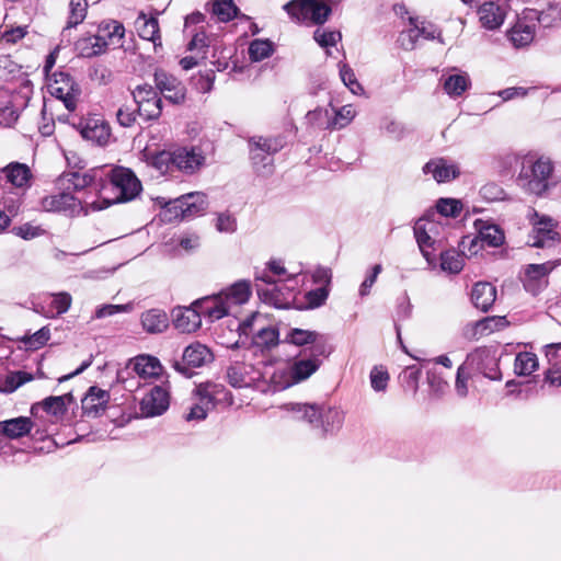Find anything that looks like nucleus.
Masks as SVG:
<instances>
[{"instance_id": "393cba45", "label": "nucleus", "mask_w": 561, "mask_h": 561, "mask_svg": "<svg viewBox=\"0 0 561 561\" xmlns=\"http://www.w3.org/2000/svg\"><path fill=\"white\" fill-rule=\"evenodd\" d=\"M206 10L220 23H228L234 19H248L240 12L233 0H211L206 3Z\"/></svg>"}, {"instance_id": "72a5a7b5", "label": "nucleus", "mask_w": 561, "mask_h": 561, "mask_svg": "<svg viewBox=\"0 0 561 561\" xmlns=\"http://www.w3.org/2000/svg\"><path fill=\"white\" fill-rule=\"evenodd\" d=\"M96 36L101 37L106 44V49L110 46L121 47L125 35V27L121 22L107 21L99 25Z\"/></svg>"}, {"instance_id": "c03bdc74", "label": "nucleus", "mask_w": 561, "mask_h": 561, "mask_svg": "<svg viewBox=\"0 0 561 561\" xmlns=\"http://www.w3.org/2000/svg\"><path fill=\"white\" fill-rule=\"evenodd\" d=\"M440 268L450 274H459L465 264L462 254L456 249H448L440 253Z\"/></svg>"}, {"instance_id": "6ab92c4d", "label": "nucleus", "mask_w": 561, "mask_h": 561, "mask_svg": "<svg viewBox=\"0 0 561 561\" xmlns=\"http://www.w3.org/2000/svg\"><path fill=\"white\" fill-rule=\"evenodd\" d=\"M298 358L291 364L289 368V375L291 382L287 383V387L291 383H298L308 379L314 374L323 360L329 356L313 355V354H298Z\"/></svg>"}, {"instance_id": "37998d69", "label": "nucleus", "mask_w": 561, "mask_h": 561, "mask_svg": "<svg viewBox=\"0 0 561 561\" xmlns=\"http://www.w3.org/2000/svg\"><path fill=\"white\" fill-rule=\"evenodd\" d=\"M313 1L314 0H290L283 5V9L293 21L304 23L308 21Z\"/></svg>"}, {"instance_id": "473e14b6", "label": "nucleus", "mask_w": 561, "mask_h": 561, "mask_svg": "<svg viewBox=\"0 0 561 561\" xmlns=\"http://www.w3.org/2000/svg\"><path fill=\"white\" fill-rule=\"evenodd\" d=\"M208 207L207 196L201 192L183 195V220H192L205 214Z\"/></svg>"}, {"instance_id": "c85d7f7f", "label": "nucleus", "mask_w": 561, "mask_h": 561, "mask_svg": "<svg viewBox=\"0 0 561 561\" xmlns=\"http://www.w3.org/2000/svg\"><path fill=\"white\" fill-rule=\"evenodd\" d=\"M470 296L477 309L488 312L496 299V288L491 283L478 282L473 285Z\"/></svg>"}, {"instance_id": "2f4dec72", "label": "nucleus", "mask_w": 561, "mask_h": 561, "mask_svg": "<svg viewBox=\"0 0 561 561\" xmlns=\"http://www.w3.org/2000/svg\"><path fill=\"white\" fill-rule=\"evenodd\" d=\"M159 12L148 16L145 12H140L137 19L138 34L142 39L150 41L154 47L161 46V35L158 21Z\"/></svg>"}, {"instance_id": "69168bd1", "label": "nucleus", "mask_w": 561, "mask_h": 561, "mask_svg": "<svg viewBox=\"0 0 561 561\" xmlns=\"http://www.w3.org/2000/svg\"><path fill=\"white\" fill-rule=\"evenodd\" d=\"M340 77L352 93L360 94L364 91L363 87L357 81L353 69L347 64H340Z\"/></svg>"}, {"instance_id": "f3484780", "label": "nucleus", "mask_w": 561, "mask_h": 561, "mask_svg": "<svg viewBox=\"0 0 561 561\" xmlns=\"http://www.w3.org/2000/svg\"><path fill=\"white\" fill-rule=\"evenodd\" d=\"M560 241V234L554 229L551 218L543 217L534 224L528 244L535 248H553Z\"/></svg>"}, {"instance_id": "9d476101", "label": "nucleus", "mask_w": 561, "mask_h": 561, "mask_svg": "<svg viewBox=\"0 0 561 561\" xmlns=\"http://www.w3.org/2000/svg\"><path fill=\"white\" fill-rule=\"evenodd\" d=\"M130 373L142 379L158 378L163 373V366L157 357L142 354L129 359L126 367L117 371V381L125 383Z\"/></svg>"}, {"instance_id": "09e8293b", "label": "nucleus", "mask_w": 561, "mask_h": 561, "mask_svg": "<svg viewBox=\"0 0 561 561\" xmlns=\"http://www.w3.org/2000/svg\"><path fill=\"white\" fill-rule=\"evenodd\" d=\"M39 408L53 416H62L67 413V409H64L62 399L57 396L47 397L43 401L32 404L31 413L36 415Z\"/></svg>"}, {"instance_id": "4468645a", "label": "nucleus", "mask_w": 561, "mask_h": 561, "mask_svg": "<svg viewBox=\"0 0 561 561\" xmlns=\"http://www.w3.org/2000/svg\"><path fill=\"white\" fill-rule=\"evenodd\" d=\"M474 229L477 230L478 234L476 238L471 240L469 251L471 253L478 252V244L481 242V248L483 245L490 247V248H497L501 247L504 243L505 236L503 230L495 224L483 220V219H476L473 222Z\"/></svg>"}, {"instance_id": "b1692460", "label": "nucleus", "mask_w": 561, "mask_h": 561, "mask_svg": "<svg viewBox=\"0 0 561 561\" xmlns=\"http://www.w3.org/2000/svg\"><path fill=\"white\" fill-rule=\"evenodd\" d=\"M481 26L489 31L500 28L506 18L505 9L496 2L489 1L481 4L478 9Z\"/></svg>"}, {"instance_id": "c9c22d12", "label": "nucleus", "mask_w": 561, "mask_h": 561, "mask_svg": "<svg viewBox=\"0 0 561 561\" xmlns=\"http://www.w3.org/2000/svg\"><path fill=\"white\" fill-rule=\"evenodd\" d=\"M156 204L162 209L160 214L162 221L171 224L183 220V195L173 199L160 196L156 198Z\"/></svg>"}, {"instance_id": "3c124183", "label": "nucleus", "mask_w": 561, "mask_h": 561, "mask_svg": "<svg viewBox=\"0 0 561 561\" xmlns=\"http://www.w3.org/2000/svg\"><path fill=\"white\" fill-rule=\"evenodd\" d=\"M535 27L524 23H517L510 32V39L515 47H524L533 42Z\"/></svg>"}, {"instance_id": "1a4fd4ad", "label": "nucleus", "mask_w": 561, "mask_h": 561, "mask_svg": "<svg viewBox=\"0 0 561 561\" xmlns=\"http://www.w3.org/2000/svg\"><path fill=\"white\" fill-rule=\"evenodd\" d=\"M47 87L49 93L62 101L68 111L72 112L76 110L77 98L80 95L81 89L69 72L62 70L55 71L48 78Z\"/></svg>"}, {"instance_id": "a19ab883", "label": "nucleus", "mask_w": 561, "mask_h": 561, "mask_svg": "<svg viewBox=\"0 0 561 561\" xmlns=\"http://www.w3.org/2000/svg\"><path fill=\"white\" fill-rule=\"evenodd\" d=\"M286 145V137L283 135L274 136V137H252L249 140V146H254L264 154L272 156L279 152Z\"/></svg>"}, {"instance_id": "9b49d317", "label": "nucleus", "mask_w": 561, "mask_h": 561, "mask_svg": "<svg viewBox=\"0 0 561 561\" xmlns=\"http://www.w3.org/2000/svg\"><path fill=\"white\" fill-rule=\"evenodd\" d=\"M102 182V170L100 167L92 168L85 173L70 171L61 173L56 180L60 191H81L85 187H93L98 193Z\"/></svg>"}, {"instance_id": "a18cd8bd", "label": "nucleus", "mask_w": 561, "mask_h": 561, "mask_svg": "<svg viewBox=\"0 0 561 561\" xmlns=\"http://www.w3.org/2000/svg\"><path fill=\"white\" fill-rule=\"evenodd\" d=\"M248 50L251 61L257 62L273 55L275 44L268 38H256L250 43Z\"/></svg>"}, {"instance_id": "f704fd0d", "label": "nucleus", "mask_w": 561, "mask_h": 561, "mask_svg": "<svg viewBox=\"0 0 561 561\" xmlns=\"http://www.w3.org/2000/svg\"><path fill=\"white\" fill-rule=\"evenodd\" d=\"M284 276L291 278L287 274V270L283 265L282 261L271 260L266 263V267L264 270H256L254 273V282L255 284L260 283L263 285H273V283H277L275 277L278 280H282Z\"/></svg>"}, {"instance_id": "8fccbe9b", "label": "nucleus", "mask_w": 561, "mask_h": 561, "mask_svg": "<svg viewBox=\"0 0 561 561\" xmlns=\"http://www.w3.org/2000/svg\"><path fill=\"white\" fill-rule=\"evenodd\" d=\"M539 24L543 27H552L561 23V3L549 2L548 5L536 12Z\"/></svg>"}, {"instance_id": "cd10ccee", "label": "nucleus", "mask_w": 561, "mask_h": 561, "mask_svg": "<svg viewBox=\"0 0 561 561\" xmlns=\"http://www.w3.org/2000/svg\"><path fill=\"white\" fill-rule=\"evenodd\" d=\"M279 330L276 327L268 325L259 329L253 333L251 346L256 353L264 355L271 352L279 344Z\"/></svg>"}, {"instance_id": "20e7f679", "label": "nucleus", "mask_w": 561, "mask_h": 561, "mask_svg": "<svg viewBox=\"0 0 561 561\" xmlns=\"http://www.w3.org/2000/svg\"><path fill=\"white\" fill-rule=\"evenodd\" d=\"M284 342L301 347L299 354L330 356L334 350L328 335L299 328L290 329Z\"/></svg>"}, {"instance_id": "603ef678", "label": "nucleus", "mask_w": 561, "mask_h": 561, "mask_svg": "<svg viewBox=\"0 0 561 561\" xmlns=\"http://www.w3.org/2000/svg\"><path fill=\"white\" fill-rule=\"evenodd\" d=\"M250 147V159L255 171L260 174H270L273 172L274 158L268 154H264L254 146Z\"/></svg>"}, {"instance_id": "ea45409f", "label": "nucleus", "mask_w": 561, "mask_h": 561, "mask_svg": "<svg viewBox=\"0 0 561 561\" xmlns=\"http://www.w3.org/2000/svg\"><path fill=\"white\" fill-rule=\"evenodd\" d=\"M330 288L317 287L304 294L302 300L298 302L296 309L298 310H313L322 307L330 295Z\"/></svg>"}, {"instance_id": "39448f33", "label": "nucleus", "mask_w": 561, "mask_h": 561, "mask_svg": "<svg viewBox=\"0 0 561 561\" xmlns=\"http://www.w3.org/2000/svg\"><path fill=\"white\" fill-rule=\"evenodd\" d=\"M499 348L496 346H481L469 353L463 365L472 371L483 375L491 380H501L499 367Z\"/></svg>"}, {"instance_id": "0eeeda50", "label": "nucleus", "mask_w": 561, "mask_h": 561, "mask_svg": "<svg viewBox=\"0 0 561 561\" xmlns=\"http://www.w3.org/2000/svg\"><path fill=\"white\" fill-rule=\"evenodd\" d=\"M72 126L92 145L104 147L111 137L110 124L99 114H88L73 121Z\"/></svg>"}, {"instance_id": "7c9ffc66", "label": "nucleus", "mask_w": 561, "mask_h": 561, "mask_svg": "<svg viewBox=\"0 0 561 561\" xmlns=\"http://www.w3.org/2000/svg\"><path fill=\"white\" fill-rule=\"evenodd\" d=\"M545 355L551 365L546 371L545 380L551 386H561V342L545 345Z\"/></svg>"}, {"instance_id": "680f3d73", "label": "nucleus", "mask_w": 561, "mask_h": 561, "mask_svg": "<svg viewBox=\"0 0 561 561\" xmlns=\"http://www.w3.org/2000/svg\"><path fill=\"white\" fill-rule=\"evenodd\" d=\"M32 379H33L32 374H30L27 371H24V370L12 371L9 375H7V377L4 379L3 391L7 393H12L16 389H19L21 386L31 381Z\"/></svg>"}, {"instance_id": "bb28decb", "label": "nucleus", "mask_w": 561, "mask_h": 561, "mask_svg": "<svg viewBox=\"0 0 561 561\" xmlns=\"http://www.w3.org/2000/svg\"><path fill=\"white\" fill-rule=\"evenodd\" d=\"M409 21L412 27H410L407 32H402L399 37V42L405 50L414 49L419 37H424L425 39L430 41L435 38L436 28L434 25L430 24L428 28L424 25V23H422V25L419 26L416 18H410Z\"/></svg>"}, {"instance_id": "a878e982", "label": "nucleus", "mask_w": 561, "mask_h": 561, "mask_svg": "<svg viewBox=\"0 0 561 561\" xmlns=\"http://www.w3.org/2000/svg\"><path fill=\"white\" fill-rule=\"evenodd\" d=\"M173 324L182 333H192L202 325L201 313L193 305L173 310Z\"/></svg>"}, {"instance_id": "774afa93", "label": "nucleus", "mask_w": 561, "mask_h": 561, "mask_svg": "<svg viewBox=\"0 0 561 561\" xmlns=\"http://www.w3.org/2000/svg\"><path fill=\"white\" fill-rule=\"evenodd\" d=\"M331 12L332 10L328 4L314 0L308 21L312 22L313 24L321 25L327 22Z\"/></svg>"}, {"instance_id": "6e6d98bb", "label": "nucleus", "mask_w": 561, "mask_h": 561, "mask_svg": "<svg viewBox=\"0 0 561 561\" xmlns=\"http://www.w3.org/2000/svg\"><path fill=\"white\" fill-rule=\"evenodd\" d=\"M88 2L87 0H70L69 3V16L66 27L62 30L65 33L67 30L76 27L80 24L87 15Z\"/></svg>"}, {"instance_id": "49530a36", "label": "nucleus", "mask_w": 561, "mask_h": 561, "mask_svg": "<svg viewBox=\"0 0 561 561\" xmlns=\"http://www.w3.org/2000/svg\"><path fill=\"white\" fill-rule=\"evenodd\" d=\"M412 316V305L410 302L409 296L404 293L402 296L398 297L397 306H396V318L393 319L394 330L397 334L398 342L402 345V336H401V325L399 321H404Z\"/></svg>"}, {"instance_id": "0e129e2a", "label": "nucleus", "mask_w": 561, "mask_h": 561, "mask_svg": "<svg viewBox=\"0 0 561 561\" xmlns=\"http://www.w3.org/2000/svg\"><path fill=\"white\" fill-rule=\"evenodd\" d=\"M369 379H370L371 388L376 392H383V391H386V389L388 387L390 376H389V373L387 371V369H385L382 366H380V367L375 366L370 370Z\"/></svg>"}, {"instance_id": "2eb2a0df", "label": "nucleus", "mask_w": 561, "mask_h": 561, "mask_svg": "<svg viewBox=\"0 0 561 561\" xmlns=\"http://www.w3.org/2000/svg\"><path fill=\"white\" fill-rule=\"evenodd\" d=\"M553 262H545L542 264H528L525 267L523 277L524 289L533 296L539 295L547 288L549 282L548 276L554 268Z\"/></svg>"}, {"instance_id": "7ed1b4c3", "label": "nucleus", "mask_w": 561, "mask_h": 561, "mask_svg": "<svg viewBox=\"0 0 561 561\" xmlns=\"http://www.w3.org/2000/svg\"><path fill=\"white\" fill-rule=\"evenodd\" d=\"M283 408L293 412L297 420L306 421L312 428L320 430L322 437L335 434L344 422V413L336 407L289 402Z\"/></svg>"}, {"instance_id": "dca6fc26", "label": "nucleus", "mask_w": 561, "mask_h": 561, "mask_svg": "<svg viewBox=\"0 0 561 561\" xmlns=\"http://www.w3.org/2000/svg\"><path fill=\"white\" fill-rule=\"evenodd\" d=\"M170 405V394L162 386H153L141 399L139 407L144 416L153 417L163 414Z\"/></svg>"}, {"instance_id": "bf43d9fd", "label": "nucleus", "mask_w": 561, "mask_h": 561, "mask_svg": "<svg viewBox=\"0 0 561 561\" xmlns=\"http://www.w3.org/2000/svg\"><path fill=\"white\" fill-rule=\"evenodd\" d=\"M436 209L442 216L456 218L462 210V203L460 199L442 197L436 203Z\"/></svg>"}, {"instance_id": "4d7b16f0", "label": "nucleus", "mask_w": 561, "mask_h": 561, "mask_svg": "<svg viewBox=\"0 0 561 561\" xmlns=\"http://www.w3.org/2000/svg\"><path fill=\"white\" fill-rule=\"evenodd\" d=\"M137 111L139 116L146 122L158 119L162 114V99L158 94L154 99H150L144 104L137 105Z\"/></svg>"}, {"instance_id": "052dcab7", "label": "nucleus", "mask_w": 561, "mask_h": 561, "mask_svg": "<svg viewBox=\"0 0 561 561\" xmlns=\"http://www.w3.org/2000/svg\"><path fill=\"white\" fill-rule=\"evenodd\" d=\"M192 39L188 42L186 49L190 51H196L201 59L207 58V49L209 47L208 36L205 31L195 32L192 31Z\"/></svg>"}, {"instance_id": "79ce46f5", "label": "nucleus", "mask_w": 561, "mask_h": 561, "mask_svg": "<svg viewBox=\"0 0 561 561\" xmlns=\"http://www.w3.org/2000/svg\"><path fill=\"white\" fill-rule=\"evenodd\" d=\"M8 182L16 187H23L31 179L30 168L20 162H11L2 169Z\"/></svg>"}, {"instance_id": "412c9836", "label": "nucleus", "mask_w": 561, "mask_h": 561, "mask_svg": "<svg viewBox=\"0 0 561 561\" xmlns=\"http://www.w3.org/2000/svg\"><path fill=\"white\" fill-rule=\"evenodd\" d=\"M192 305L201 313V319L204 317L209 322H215L229 314L228 308L219 293L199 298Z\"/></svg>"}, {"instance_id": "5701e85b", "label": "nucleus", "mask_w": 561, "mask_h": 561, "mask_svg": "<svg viewBox=\"0 0 561 561\" xmlns=\"http://www.w3.org/2000/svg\"><path fill=\"white\" fill-rule=\"evenodd\" d=\"M222 301H225L228 311L231 306H241L250 299L252 295V285L249 279H239L229 287L219 291Z\"/></svg>"}, {"instance_id": "f03ea898", "label": "nucleus", "mask_w": 561, "mask_h": 561, "mask_svg": "<svg viewBox=\"0 0 561 561\" xmlns=\"http://www.w3.org/2000/svg\"><path fill=\"white\" fill-rule=\"evenodd\" d=\"M102 182L99 188V199L90 203L92 211H100L114 204L127 203L135 199L141 192L142 185L135 172L125 167L101 165Z\"/></svg>"}, {"instance_id": "f257e3e1", "label": "nucleus", "mask_w": 561, "mask_h": 561, "mask_svg": "<svg viewBox=\"0 0 561 561\" xmlns=\"http://www.w3.org/2000/svg\"><path fill=\"white\" fill-rule=\"evenodd\" d=\"M502 167L516 174L515 184L526 194L543 197L557 185L553 161L538 152L506 154Z\"/></svg>"}, {"instance_id": "6e6552de", "label": "nucleus", "mask_w": 561, "mask_h": 561, "mask_svg": "<svg viewBox=\"0 0 561 561\" xmlns=\"http://www.w3.org/2000/svg\"><path fill=\"white\" fill-rule=\"evenodd\" d=\"M90 204H82L80 199L68 191H61L55 195H47L41 199V209L47 213H58L67 217H77L80 214L87 216L91 210Z\"/></svg>"}, {"instance_id": "4be33fe9", "label": "nucleus", "mask_w": 561, "mask_h": 561, "mask_svg": "<svg viewBox=\"0 0 561 561\" xmlns=\"http://www.w3.org/2000/svg\"><path fill=\"white\" fill-rule=\"evenodd\" d=\"M423 172L432 174L437 183L450 182L460 175L458 165L444 158L431 159L424 164Z\"/></svg>"}, {"instance_id": "864d4df0", "label": "nucleus", "mask_w": 561, "mask_h": 561, "mask_svg": "<svg viewBox=\"0 0 561 561\" xmlns=\"http://www.w3.org/2000/svg\"><path fill=\"white\" fill-rule=\"evenodd\" d=\"M538 367L536 354L530 352H522L517 354L514 363V371L518 376H529Z\"/></svg>"}, {"instance_id": "5fc2aeb1", "label": "nucleus", "mask_w": 561, "mask_h": 561, "mask_svg": "<svg viewBox=\"0 0 561 561\" xmlns=\"http://www.w3.org/2000/svg\"><path fill=\"white\" fill-rule=\"evenodd\" d=\"M414 237L424 259L428 264H434L435 256L430 249L433 248L435 241L431 238L425 228L421 226L414 228Z\"/></svg>"}, {"instance_id": "ddd939ff", "label": "nucleus", "mask_w": 561, "mask_h": 561, "mask_svg": "<svg viewBox=\"0 0 561 561\" xmlns=\"http://www.w3.org/2000/svg\"><path fill=\"white\" fill-rule=\"evenodd\" d=\"M205 160L204 152L199 147H179L173 150V172L193 175L202 169Z\"/></svg>"}, {"instance_id": "c756f323", "label": "nucleus", "mask_w": 561, "mask_h": 561, "mask_svg": "<svg viewBox=\"0 0 561 561\" xmlns=\"http://www.w3.org/2000/svg\"><path fill=\"white\" fill-rule=\"evenodd\" d=\"M34 422L28 416H18L0 422V434L9 439H19L28 435Z\"/></svg>"}, {"instance_id": "423d86ee", "label": "nucleus", "mask_w": 561, "mask_h": 561, "mask_svg": "<svg viewBox=\"0 0 561 561\" xmlns=\"http://www.w3.org/2000/svg\"><path fill=\"white\" fill-rule=\"evenodd\" d=\"M214 360V354L205 344L194 342L187 345L182 357L173 358L171 367L185 378H192L195 375L194 369L201 368Z\"/></svg>"}, {"instance_id": "aec40b11", "label": "nucleus", "mask_w": 561, "mask_h": 561, "mask_svg": "<svg viewBox=\"0 0 561 561\" xmlns=\"http://www.w3.org/2000/svg\"><path fill=\"white\" fill-rule=\"evenodd\" d=\"M110 392L98 386L89 387L85 396L81 400L82 414L88 417H98L102 415L110 401Z\"/></svg>"}, {"instance_id": "13d9d810", "label": "nucleus", "mask_w": 561, "mask_h": 561, "mask_svg": "<svg viewBox=\"0 0 561 561\" xmlns=\"http://www.w3.org/2000/svg\"><path fill=\"white\" fill-rule=\"evenodd\" d=\"M149 163L160 173H173V150H162L150 156Z\"/></svg>"}, {"instance_id": "f8f14e48", "label": "nucleus", "mask_w": 561, "mask_h": 561, "mask_svg": "<svg viewBox=\"0 0 561 561\" xmlns=\"http://www.w3.org/2000/svg\"><path fill=\"white\" fill-rule=\"evenodd\" d=\"M156 89L173 105H181L186 99V87L175 76L163 69H157L153 73Z\"/></svg>"}, {"instance_id": "338daca9", "label": "nucleus", "mask_w": 561, "mask_h": 561, "mask_svg": "<svg viewBox=\"0 0 561 561\" xmlns=\"http://www.w3.org/2000/svg\"><path fill=\"white\" fill-rule=\"evenodd\" d=\"M341 38L342 34L339 31H321L317 28L313 32V39L323 48L335 46Z\"/></svg>"}, {"instance_id": "a211bd4d", "label": "nucleus", "mask_w": 561, "mask_h": 561, "mask_svg": "<svg viewBox=\"0 0 561 561\" xmlns=\"http://www.w3.org/2000/svg\"><path fill=\"white\" fill-rule=\"evenodd\" d=\"M255 290L259 299L277 309H289L293 302V295L287 287L277 283L273 285L255 284Z\"/></svg>"}, {"instance_id": "de8ad7c7", "label": "nucleus", "mask_w": 561, "mask_h": 561, "mask_svg": "<svg viewBox=\"0 0 561 561\" xmlns=\"http://www.w3.org/2000/svg\"><path fill=\"white\" fill-rule=\"evenodd\" d=\"M471 85L467 73L450 75L444 82L445 92L453 98L460 96Z\"/></svg>"}, {"instance_id": "58836bf2", "label": "nucleus", "mask_w": 561, "mask_h": 561, "mask_svg": "<svg viewBox=\"0 0 561 561\" xmlns=\"http://www.w3.org/2000/svg\"><path fill=\"white\" fill-rule=\"evenodd\" d=\"M249 368H251V366L244 363L236 362L231 364L227 368V379L229 385L233 388L249 387L254 380L249 376Z\"/></svg>"}, {"instance_id": "4c0bfd02", "label": "nucleus", "mask_w": 561, "mask_h": 561, "mask_svg": "<svg viewBox=\"0 0 561 561\" xmlns=\"http://www.w3.org/2000/svg\"><path fill=\"white\" fill-rule=\"evenodd\" d=\"M76 49L79 56L92 58L106 51V44L96 35H89L76 42Z\"/></svg>"}, {"instance_id": "e2e57ef3", "label": "nucleus", "mask_w": 561, "mask_h": 561, "mask_svg": "<svg viewBox=\"0 0 561 561\" xmlns=\"http://www.w3.org/2000/svg\"><path fill=\"white\" fill-rule=\"evenodd\" d=\"M50 339V330L43 327L32 335H25L21 341L25 344L26 350H38L44 346Z\"/></svg>"}, {"instance_id": "e433bc0d", "label": "nucleus", "mask_w": 561, "mask_h": 561, "mask_svg": "<svg viewBox=\"0 0 561 561\" xmlns=\"http://www.w3.org/2000/svg\"><path fill=\"white\" fill-rule=\"evenodd\" d=\"M141 324L148 333H161L169 325L167 313L161 309H150L141 314Z\"/></svg>"}]
</instances>
